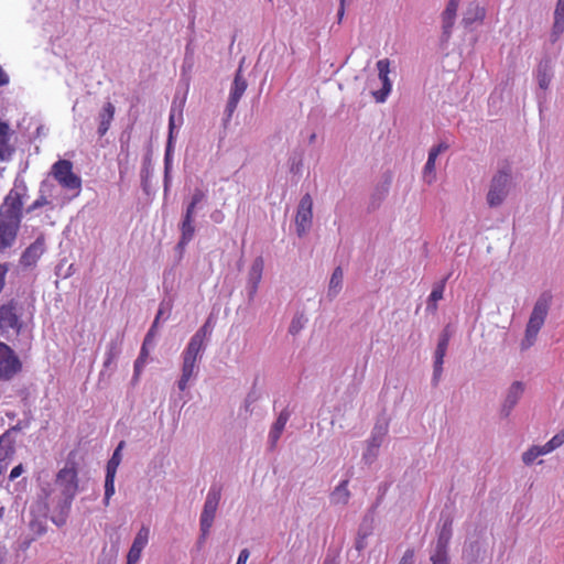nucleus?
Listing matches in <instances>:
<instances>
[{
	"label": "nucleus",
	"mask_w": 564,
	"mask_h": 564,
	"mask_svg": "<svg viewBox=\"0 0 564 564\" xmlns=\"http://www.w3.org/2000/svg\"><path fill=\"white\" fill-rule=\"evenodd\" d=\"M23 218V194L12 188L0 206V253L17 240Z\"/></svg>",
	"instance_id": "obj_1"
},
{
	"label": "nucleus",
	"mask_w": 564,
	"mask_h": 564,
	"mask_svg": "<svg viewBox=\"0 0 564 564\" xmlns=\"http://www.w3.org/2000/svg\"><path fill=\"white\" fill-rule=\"evenodd\" d=\"M210 329L208 322L205 323L189 339L186 348L182 352V375L177 382L178 389L184 391L188 381L195 375L197 362L205 349V340L209 336Z\"/></svg>",
	"instance_id": "obj_2"
},
{
	"label": "nucleus",
	"mask_w": 564,
	"mask_h": 564,
	"mask_svg": "<svg viewBox=\"0 0 564 564\" xmlns=\"http://www.w3.org/2000/svg\"><path fill=\"white\" fill-rule=\"evenodd\" d=\"M550 301L551 296L549 294H542L535 302L527 324L524 338L521 341L522 350L530 348L535 343L538 334L546 319L550 308Z\"/></svg>",
	"instance_id": "obj_3"
},
{
	"label": "nucleus",
	"mask_w": 564,
	"mask_h": 564,
	"mask_svg": "<svg viewBox=\"0 0 564 564\" xmlns=\"http://www.w3.org/2000/svg\"><path fill=\"white\" fill-rule=\"evenodd\" d=\"M511 185V169L509 165L500 169L492 177L487 194V203L490 207H497L506 199Z\"/></svg>",
	"instance_id": "obj_4"
},
{
	"label": "nucleus",
	"mask_w": 564,
	"mask_h": 564,
	"mask_svg": "<svg viewBox=\"0 0 564 564\" xmlns=\"http://www.w3.org/2000/svg\"><path fill=\"white\" fill-rule=\"evenodd\" d=\"M52 176L67 191H75L76 195L82 189L80 177L73 172V163L68 160L56 161L51 169Z\"/></svg>",
	"instance_id": "obj_5"
},
{
	"label": "nucleus",
	"mask_w": 564,
	"mask_h": 564,
	"mask_svg": "<svg viewBox=\"0 0 564 564\" xmlns=\"http://www.w3.org/2000/svg\"><path fill=\"white\" fill-rule=\"evenodd\" d=\"M55 484L65 500L70 503L78 491V473L75 463H67L56 475Z\"/></svg>",
	"instance_id": "obj_6"
},
{
	"label": "nucleus",
	"mask_w": 564,
	"mask_h": 564,
	"mask_svg": "<svg viewBox=\"0 0 564 564\" xmlns=\"http://www.w3.org/2000/svg\"><path fill=\"white\" fill-rule=\"evenodd\" d=\"M220 497L221 488L218 486H212L207 494L203 512L200 514V530L204 538L208 534L213 525Z\"/></svg>",
	"instance_id": "obj_7"
},
{
	"label": "nucleus",
	"mask_w": 564,
	"mask_h": 564,
	"mask_svg": "<svg viewBox=\"0 0 564 564\" xmlns=\"http://www.w3.org/2000/svg\"><path fill=\"white\" fill-rule=\"evenodd\" d=\"M22 369V364L15 352L0 341V380H10Z\"/></svg>",
	"instance_id": "obj_8"
},
{
	"label": "nucleus",
	"mask_w": 564,
	"mask_h": 564,
	"mask_svg": "<svg viewBox=\"0 0 564 564\" xmlns=\"http://www.w3.org/2000/svg\"><path fill=\"white\" fill-rule=\"evenodd\" d=\"M313 224V198L307 193L302 196L295 215L296 234L302 237L312 227Z\"/></svg>",
	"instance_id": "obj_9"
},
{
	"label": "nucleus",
	"mask_w": 564,
	"mask_h": 564,
	"mask_svg": "<svg viewBox=\"0 0 564 564\" xmlns=\"http://www.w3.org/2000/svg\"><path fill=\"white\" fill-rule=\"evenodd\" d=\"M17 307L18 304L14 300L0 304V329L2 333L13 330L18 334L20 332L21 324Z\"/></svg>",
	"instance_id": "obj_10"
},
{
	"label": "nucleus",
	"mask_w": 564,
	"mask_h": 564,
	"mask_svg": "<svg viewBox=\"0 0 564 564\" xmlns=\"http://www.w3.org/2000/svg\"><path fill=\"white\" fill-rule=\"evenodd\" d=\"M248 87L247 80L242 76L241 67L238 68L236 72L234 83L231 86L230 95L228 98V102L226 106V112L228 118L232 116L235 110L237 109V106L239 104L240 98L245 94L246 89Z\"/></svg>",
	"instance_id": "obj_11"
},
{
	"label": "nucleus",
	"mask_w": 564,
	"mask_h": 564,
	"mask_svg": "<svg viewBox=\"0 0 564 564\" xmlns=\"http://www.w3.org/2000/svg\"><path fill=\"white\" fill-rule=\"evenodd\" d=\"M378 77L382 83L380 90L373 91L372 95L377 102H384L392 89V84L389 78L390 74V61L383 58L377 62Z\"/></svg>",
	"instance_id": "obj_12"
},
{
	"label": "nucleus",
	"mask_w": 564,
	"mask_h": 564,
	"mask_svg": "<svg viewBox=\"0 0 564 564\" xmlns=\"http://www.w3.org/2000/svg\"><path fill=\"white\" fill-rule=\"evenodd\" d=\"M45 251L44 237H37L22 253L20 262L23 267L34 265Z\"/></svg>",
	"instance_id": "obj_13"
},
{
	"label": "nucleus",
	"mask_w": 564,
	"mask_h": 564,
	"mask_svg": "<svg viewBox=\"0 0 564 564\" xmlns=\"http://www.w3.org/2000/svg\"><path fill=\"white\" fill-rule=\"evenodd\" d=\"M150 530L147 527H142L137 533L133 543L129 550L127 556V564H135L140 557L142 550L145 547L149 541Z\"/></svg>",
	"instance_id": "obj_14"
},
{
	"label": "nucleus",
	"mask_w": 564,
	"mask_h": 564,
	"mask_svg": "<svg viewBox=\"0 0 564 564\" xmlns=\"http://www.w3.org/2000/svg\"><path fill=\"white\" fill-rule=\"evenodd\" d=\"M449 344V334L447 330H444L438 339V344L435 350V361H434V380H438L442 373V367L444 362V357L446 355L447 348Z\"/></svg>",
	"instance_id": "obj_15"
},
{
	"label": "nucleus",
	"mask_w": 564,
	"mask_h": 564,
	"mask_svg": "<svg viewBox=\"0 0 564 564\" xmlns=\"http://www.w3.org/2000/svg\"><path fill=\"white\" fill-rule=\"evenodd\" d=\"M160 315H161V311L159 312L151 329L149 330V333L147 334L145 338H144V341H143V345L141 347V350H140V354H139V357L137 358L135 362H134V379L138 380V378L140 377V373L142 371V368L144 367L145 362H147V359L149 357V350L147 348V345L150 343L152 336H153V330L158 324V321L160 318Z\"/></svg>",
	"instance_id": "obj_16"
},
{
	"label": "nucleus",
	"mask_w": 564,
	"mask_h": 564,
	"mask_svg": "<svg viewBox=\"0 0 564 564\" xmlns=\"http://www.w3.org/2000/svg\"><path fill=\"white\" fill-rule=\"evenodd\" d=\"M459 2L460 0H449L445 10L442 13V28L443 33L446 37H448L451 34L452 28L456 19Z\"/></svg>",
	"instance_id": "obj_17"
},
{
	"label": "nucleus",
	"mask_w": 564,
	"mask_h": 564,
	"mask_svg": "<svg viewBox=\"0 0 564 564\" xmlns=\"http://www.w3.org/2000/svg\"><path fill=\"white\" fill-rule=\"evenodd\" d=\"M264 268V261L262 257H257L249 270L248 283L250 285V294H254L258 290L259 283L262 279V272Z\"/></svg>",
	"instance_id": "obj_18"
},
{
	"label": "nucleus",
	"mask_w": 564,
	"mask_h": 564,
	"mask_svg": "<svg viewBox=\"0 0 564 564\" xmlns=\"http://www.w3.org/2000/svg\"><path fill=\"white\" fill-rule=\"evenodd\" d=\"M115 110V106L108 101L104 105L101 111L99 112L98 134L100 137H104L108 132L113 120Z\"/></svg>",
	"instance_id": "obj_19"
},
{
	"label": "nucleus",
	"mask_w": 564,
	"mask_h": 564,
	"mask_svg": "<svg viewBox=\"0 0 564 564\" xmlns=\"http://www.w3.org/2000/svg\"><path fill=\"white\" fill-rule=\"evenodd\" d=\"M290 419V413L288 410H283L280 412L276 421L274 422L270 433H269V440L271 443V446L274 447L278 443L279 438L282 435V432Z\"/></svg>",
	"instance_id": "obj_20"
},
{
	"label": "nucleus",
	"mask_w": 564,
	"mask_h": 564,
	"mask_svg": "<svg viewBox=\"0 0 564 564\" xmlns=\"http://www.w3.org/2000/svg\"><path fill=\"white\" fill-rule=\"evenodd\" d=\"M10 127L8 123L0 121V159L6 160L8 159L12 152L13 149L10 145Z\"/></svg>",
	"instance_id": "obj_21"
},
{
	"label": "nucleus",
	"mask_w": 564,
	"mask_h": 564,
	"mask_svg": "<svg viewBox=\"0 0 564 564\" xmlns=\"http://www.w3.org/2000/svg\"><path fill=\"white\" fill-rule=\"evenodd\" d=\"M524 391L523 383L520 381H514L509 388L508 394L506 397L503 403V410H507V414L512 410V408L518 403Z\"/></svg>",
	"instance_id": "obj_22"
},
{
	"label": "nucleus",
	"mask_w": 564,
	"mask_h": 564,
	"mask_svg": "<svg viewBox=\"0 0 564 564\" xmlns=\"http://www.w3.org/2000/svg\"><path fill=\"white\" fill-rule=\"evenodd\" d=\"M195 234L194 219H185L183 218L181 224V238L177 243V247L183 249L185 248L193 239Z\"/></svg>",
	"instance_id": "obj_23"
},
{
	"label": "nucleus",
	"mask_w": 564,
	"mask_h": 564,
	"mask_svg": "<svg viewBox=\"0 0 564 564\" xmlns=\"http://www.w3.org/2000/svg\"><path fill=\"white\" fill-rule=\"evenodd\" d=\"M436 150H430L429 158L424 166L423 178L426 183L432 184L435 181V162Z\"/></svg>",
	"instance_id": "obj_24"
},
{
	"label": "nucleus",
	"mask_w": 564,
	"mask_h": 564,
	"mask_svg": "<svg viewBox=\"0 0 564 564\" xmlns=\"http://www.w3.org/2000/svg\"><path fill=\"white\" fill-rule=\"evenodd\" d=\"M452 524L453 521L447 519L438 533L436 549L447 550L449 540L452 538Z\"/></svg>",
	"instance_id": "obj_25"
},
{
	"label": "nucleus",
	"mask_w": 564,
	"mask_h": 564,
	"mask_svg": "<svg viewBox=\"0 0 564 564\" xmlns=\"http://www.w3.org/2000/svg\"><path fill=\"white\" fill-rule=\"evenodd\" d=\"M124 442L121 441L115 449L111 458L107 463L106 475L116 476L117 469L121 463V449L123 448Z\"/></svg>",
	"instance_id": "obj_26"
},
{
	"label": "nucleus",
	"mask_w": 564,
	"mask_h": 564,
	"mask_svg": "<svg viewBox=\"0 0 564 564\" xmlns=\"http://www.w3.org/2000/svg\"><path fill=\"white\" fill-rule=\"evenodd\" d=\"M333 501L335 503L346 505L349 500L350 492L348 490V480H343L334 490Z\"/></svg>",
	"instance_id": "obj_27"
},
{
	"label": "nucleus",
	"mask_w": 564,
	"mask_h": 564,
	"mask_svg": "<svg viewBox=\"0 0 564 564\" xmlns=\"http://www.w3.org/2000/svg\"><path fill=\"white\" fill-rule=\"evenodd\" d=\"M564 31V0H558L554 12L553 33L560 34Z\"/></svg>",
	"instance_id": "obj_28"
},
{
	"label": "nucleus",
	"mask_w": 564,
	"mask_h": 564,
	"mask_svg": "<svg viewBox=\"0 0 564 564\" xmlns=\"http://www.w3.org/2000/svg\"><path fill=\"white\" fill-rule=\"evenodd\" d=\"M343 270L340 267H337L332 276H330V281H329V289H328V293L329 295H337L339 290L341 289V284H343Z\"/></svg>",
	"instance_id": "obj_29"
},
{
	"label": "nucleus",
	"mask_w": 564,
	"mask_h": 564,
	"mask_svg": "<svg viewBox=\"0 0 564 564\" xmlns=\"http://www.w3.org/2000/svg\"><path fill=\"white\" fill-rule=\"evenodd\" d=\"M14 454V448L8 440L0 437V463L11 462Z\"/></svg>",
	"instance_id": "obj_30"
},
{
	"label": "nucleus",
	"mask_w": 564,
	"mask_h": 564,
	"mask_svg": "<svg viewBox=\"0 0 564 564\" xmlns=\"http://www.w3.org/2000/svg\"><path fill=\"white\" fill-rule=\"evenodd\" d=\"M116 476L106 475L105 479V505L108 506L110 498L115 495Z\"/></svg>",
	"instance_id": "obj_31"
},
{
	"label": "nucleus",
	"mask_w": 564,
	"mask_h": 564,
	"mask_svg": "<svg viewBox=\"0 0 564 564\" xmlns=\"http://www.w3.org/2000/svg\"><path fill=\"white\" fill-rule=\"evenodd\" d=\"M539 456H541L539 446L533 445L523 453L522 460L525 465H531Z\"/></svg>",
	"instance_id": "obj_32"
},
{
	"label": "nucleus",
	"mask_w": 564,
	"mask_h": 564,
	"mask_svg": "<svg viewBox=\"0 0 564 564\" xmlns=\"http://www.w3.org/2000/svg\"><path fill=\"white\" fill-rule=\"evenodd\" d=\"M538 83L540 88L547 89L550 83H551V75L547 70V67L544 68L540 67L538 73Z\"/></svg>",
	"instance_id": "obj_33"
},
{
	"label": "nucleus",
	"mask_w": 564,
	"mask_h": 564,
	"mask_svg": "<svg viewBox=\"0 0 564 564\" xmlns=\"http://www.w3.org/2000/svg\"><path fill=\"white\" fill-rule=\"evenodd\" d=\"M431 561L433 564H448L447 550L436 549Z\"/></svg>",
	"instance_id": "obj_34"
},
{
	"label": "nucleus",
	"mask_w": 564,
	"mask_h": 564,
	"mask_svg": "<svg viewBox=\"0 0 564 564\" xmlns=\"http://www.w3.org/2000/svg\"><path fill=\"white\" fill-rule=\"evenodd\" d=\"M443 293H444V283H441L433 288V290L430 294L429 301L436 303L437 301H440L443 297ZM433 308L434 310L436 308V304L433 305Z\"/></svg>",
	"instance_id": "obj_35"
},
{
	"label": "nucleus",
	"mask_w": 564,
	"mask_h": 564,
	"mask_svg": "<svg viewBox=\"0 0 564 564\" xmlns=\"http://www.w3.org/2000/svg\"><path fill=\"white\" fill-rule=\"evenodd\" d=\"M48 205V200L45 197V195H40L28 208V213H31L33 210H36L43 206Z\"/></svg>",
	"instance_id": "obj_36"
},
{
	"label": "nucleus",
	"mask_w": 564,
	"mask_h": 564,
	"mask_svg": "<svg viewBox=\"0 0 564 564\" xmlns=\"http://www.w3.org/2000/svg\"><path fill=\"white\" fill-rule=\"evenodd\" d=\"M118 356V350L116 348L115 345H112L109 350L107 351V355H106V359H105V362H104V366L105 367H109L113 361L115 359L117 358Z\"/></svg>",
	"instance_id": "obj_37"
},
{
	"label": "nucleus",
	"mask_w": 564,
	"mask_h": 564,
	"mask_svg": "<svg viewBox=\"0 0 564 564\" xmlns=\"http://www.w3.org/2000/svg\"><path fill=\"white\" fill-rule=\"evenodd\" d=\"M553 449H556L564 443V432L554 435L549 442H547Z\"/></svg>",
	"instance_id": "obj_38"
},
{
	"label": "nucleus",
	"mask_w": 564,
	"mask_h": 564,
	"mask_svg": "<svg viewBox=\"0 0 564 564\" xmlns=\"http://www.w3.org/2000/svg\"><path fill=\"white\" fill-rule=\"evenodd\" d=\"M9 271V265L7 263H0V293L2 292L6 285V276Z\"/></svg>",
	"instance_id": "obj_39"
},
{
	"label": "nucleus",
	"mask_w": 564,
	"mask_h": 564,
	"mask_svg": "<svg viewBox=\"0 0 564 564\" xmlns=\"http://www.w3.org/2000/svg\"><path fill=\"white\" fill-rule=\"evenodd\" d=\"M205 193L200 188H196L192 195L191 203L194 205H198L205 198Z\"/></svg>",
	"instance_id": "obj_40"
},
{
	"label": "nucleus",
	"mask_w": 564,
	"mask_h": 564,
	"mask_svg": "<svg viewBox=\"0 0 564 564\" xmlns=\"http://www.w3.org/2000/svg\"><path fill=\"white\" fill-rule=\"evenodd\" d=\"M414 552L413 550H406L403 554L399 564H413Z\"/></svg>",
	"instance_id": "obj_41"
},
{
	"label": "nucleus",
	"mask_w": 564,
	"mask_h": 564,
	"mask_svg": "<svg viewBox=\"0 0 564 564\" xmlns=\"http://www.w3.org/2000/svg\"><path fill=\"white\" fill-rule=\"evenodd\" d=\"M195 208H196V205L189 203L187 205V207H186V210H185V214H184L183 218H185V219H194Z\"/></svg>",
	"instance_id": "obj_42"
},
{
	"label": "nucleus",
	"mask_w": 564,
	"mask_h": 564,
	"mask_svg": "<svg viewBox=\"0 0 564 564\" xmlns=\"http://www.w3.org/2000/svg\"><path fill=\"white\" fill-rule=\"evenodd\" d=\"M249 556H250V553H249L248 549L241 550L236 564H246Z\"/></svg>",
	"instance_id": "obj_43"
},
{
	"label": "nucleus",
	"mask_w": 564,
	"mask_h": 564,
	"mask_svg": "<svg viewBox=\"0 0 564 564\" xmlns=\"http://www.w3.org/2000/svg\"><path fill=\"white\" fill-rule=\"evenodd\" d=\"M23 473V466L22 464H19L18 466H15L14 468H12L11 473H10V476L9 478L11 480H14L15 478H18L21 474Z\"/></svg>",
	"instance_id": "obj_44"
},
{
	"label": "nucleus",
	"mask_w": 564,
	"mask_h": 564,
	"mask_svg": "<svg viewBox=\"0 0 564 564\" xmlns=\"http://www.w3.org/2000/svg\"><path fill=\"white\" fill-rule=\"evenodd\" d=\"M539 449L541 452V456L542 455H546V454H549V453L554 451L549 443H546V444H544L542 446H539Z\"/></svg>",
	"instance_id": "obj_45"
},
{
	"label": "nucleus",
	"mask_w": 564,
	"mask_h": 564,
	"mask_svg": "<svg viewBox=\"0 0 564 564\" xmlns=\"http://www.w3.org/2000/svg\"><path fill=\"white\" fill-rule=\"evenodd\" d=\"M447 144L445 143H440L435 147H433L431 150H436V156H438L443 151L447 150Z\"/></svg>",
	"instance_id": "obj_46"
},
{
	"label": "nucleus",
	"mask_w": 564,
	"mask_h": 564,
	"mask_svg": "<svg viewBox=\"0 0 564 564\" xmlns=\"http://www.w3.org/2000/svg\"><path fill=\"white\" fill-rule=\"evenodd\" d=\"M212 219L215 221V223H221L223 219H224V215L221 212H215L214 214H212Z\"/></svg>",
	"instance_id": "obj_47"
},
{
	"label": "nucleus",
	"mask_w": 564,
	"mask_h": 564,
	"mask_svg": "<svg viewBox=\"0 0 564 564\" xmlns=\"http://www.w3.org/2000/svg\"><path fill=\"white\" fill-rule=\"evenodd\" d=\"M344 13H345V0H340V7H339V10H338V20H339V22L341 21L343 17H344Z\"/></svg>",
	"instance_id": "obj_48"
},
{
	"label": "nucleus",
	"mask_w": 564,
	"mask_h": 564,
	"mask_svg": "<svg viewBox=\"0 0 564 564\" xmlns=\"http://www.w3.org/2000/svg\"><path fill=\"white\" fill-rule=\"evenodd\" d=\"M323 564H338L335 556L327 555L323 562Z\"/></svg>",
	"instance_id": "obj_49"
},
{
	"label": "nucleus",
	"mask_w": 564,
	"mask_h": 564,
	"mask_svg": "<svg viewBox=\"0 0 564 564\" xmlns=\"http://www.w3.org/2000/svg\"><path fill=\"white\" fill-rule=\"evenodd\" d=\"M300 327L301 326L295 321H293L290 326V333L296 334L299 332Z\"/></svg>",
	"instance_id": "obj_50"
},
{
	"label": "nucleus",
	"mask_w": 564,
	"mask_h": 564,
	"mask_svg": "<svg viewBox=\"0 0 564 564\" xmlns=\"http://www.w3.org/2000/svg\"><path fill=\"white\" fill-rule=\"evenodd\" d=\"M485 15V10L482 8L476 7V18L482 19Z\"/></svg>",
	"instance_id": "obj_51"
},
{
	"label": "nucleus",
	"mask_w": 564,
	"mask_h": 564,
	"mask_svg": "<svg viewBox=\"0 0 564 564\" xmlns=\"http://www.w3.org/2000/svg\"><path fill=\"white\" fill-rule=\"evenodd\" d=\"M169 128H170V134H172L173 129H174V115L173 113H171V116H170Z\"/></svg>",
	"instance_id": "obj_52"
},
{
	"label": "nucleus",
	"mask_w": 564,
	"mask_h": 564,
	"mask_svg": "<svg viewBox=\"0 0 564 564\" xmlns=\"http://www.w3.org/2000/svg\"><path fill=\"white\" fill-rule=\"evenodd\" d=\"M8 466V462L0 463V476L7 470Z\"/></svg>",
	"instance_id": "obj_53"
},
{
	"label": "nucleus",
	"mask_w": 564,
	"mask_h": 564,
	"mask_svg": "<svg viewBox=\"0 0 564 564\" xmlns=\"http://www.w3.org/2000/svg\"><path fill=\"white\" fill-rule=\"evenodd\" d=\"M4 562V555L0 553V564H3Z\"/></svg>",
	"instance_id": "obj_54"
},
{
	"label": "nucleus",
	"mask_w": 564,
	"mask_h": 564,
	"mask_svg": "<svg viewBox=\"0 0 564 564\" xmlns=\"http://www.w3.org/2000/svg\"><path fill=\"white\" fill-rule=\"evenodd\" d=\"M372 444H373L375 446H379V442H377V441H376V437H373V440H372Z\"/></svg>",
	"instance_id": "obj_55"
},
{
	"label": "nucleus",
	"mask_w": 564,
	"mask_h": 564,
	"mask_svg": "<svg viewBox=\"0 0 564 564\" xmlns=\"http://www.w3.org/2000/svg\"><path fill=\"white\" fill-rule=\"evenodd\" d=\"M464 21L466 22V24L471 23V21H470V20H468L467 18H465V19H464Z\"/></svg>",
	"instance_id": "obj_56"
}]
</instances>
